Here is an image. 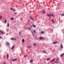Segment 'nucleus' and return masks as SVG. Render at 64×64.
<instances>
[{
    "mask_svg": "<svg viewBox=\"0 0 64 64\" xmlns=\"http://www.w3.org/2000/svg\"><path fill=\"white\" fill-rule=\"evenodd\" d=\"M17 60L16 58L12 59V61H17Z\"/></svg>",
    "mask_w": 64,
    "mask_h": 64,
    "instance_id": "1",
    "label": "nucleus"
},
{
    "mask_svg": "<svg viewBox=\"0 0 64 64\" xmlns=\"http://www.w3.org/2000/svg\"><path fill=\"white\" fill-rule=\"evenodd\" d=\"M39 39H40V40H41V39H44V38H42V37H40Z\"/></svg>",
    "mask_w": 64,
    "mask_h": 64,
    "instance_id": "2",
    "label": "nucleus"
},
{
    "mask_svg": "<svg viewBox=\"0 0 64 64\" xmlns=\"http://www.w3.org/2000/svg\"><path fill=\"white\" fill-rule=\"evenodd\" d=\"M10 9L11 10H12V11H15V10L14 9H13L12 8H10Z\"/></svg>",
    "mask_w": 64,
    "mask_h": 64,
    "instance_id": "3",
    "label": "nucleus"
},
{
    "mask_svg": "<svg viewBox=\"0 0 64 64\" xmlns=\"http://www.w3.org/2000/svg\"><path fill=\"white\" fill-rule=\"evenodd\" d=\"M11 40H15L16 39V38H11Z\"/></svg>",
    "mask_w": 64,
    "mask_h": 64,
    "instance_id": "4",
    "label": "nucleus"
},
{
    "mask_svg": "<svg viewBox=\"0 0 64 64\" xmlns=\"http://www.w3.org/2000/svg\"><path fill=\"white\" fill-rule=\"evenodd\" d=\"M60 47H61V48L62 49L63 48V45H62V44H60Z\"/></svg>",
    "mask_w": 64,
    "mask_h": 64,
    "instance_id": "5",
    "label": "nucleus"
},
{
    "mask_svg": "<svg viewBox=\"0 0 64 64\" xmlns=\"http://www.w3.org/2000/svg\"><path fill=\"white\" fill-rule=\"evenodd\" d=\"M22 42L24 43L25 42V39H22Z\"/></svg>",
    "mask_w": 64,
    "mask_h": 64,
    "instance_id": "6",
    "label": "nucleus"
},
{
    "mask_svg": "<svg viewBox=\"0 0 64 64\" xmlns=\"http://www.w3.org/2000/svg\"><path fill=\"white\" fill-rule=\"evenodd\" d=\"M42 52L44 53H46L47 52L46 51H44Z\"/></svg>",
    "mask_w": 64,
    "mask_h": 64,
    "instance_id": "7",
    "label": "nucleus"
},
{
    "mask_svg": "<svg viewBox=\"0 0 64 64\" xmlns=\"http://www.w3.org/2000/svg\"><path fill=\"white\" fill-rule=\"evenodd\" d=\"M11 20H14V18H10Z\"/></svg>",
    "mask_w": 64,
    "mask_h": 64,
    "instance_id": "8",
    "label": "nucleus"
},
{
    "mask_svg": "<svg viewBox=\"0 0 64 64\" xmlns=\"http://www.w3.org/2000/svg\"><path fill=\"white\" fill-rule=\"evenodd\" d=\"M57 43V42H52V43L53 44H56V43Z\"/></svg>",
    "mask_w": 64,
    "mask_h": 64,
    "instance_id": "9",
    "label": "nucleus"
},
{
    "mask_svg": "<svg viewBox=\"0 0 64 64\" xmlns=\"http://www.w3.org/2000/svg\"><path fill=\"white\" fill-rule=\"evenodd\" d=\"M47 16L48 17H50V16H51V14H48Z\"/></svg>",
    "mask_w": 64,
    "mask_h": 64,
    "instance_id": "10",
    "label": "nucleus"
},
{
    "mask_svg": "<svg viewBox=\"0 0 64 64\" xmlns=\"http://www.w3.org/2000/svg\"><path fill=\"white\" fill-rule=\"evenodd\" d=\"M14 47H15V45L13 46L11 48L12 49H13L14 48Z\"/></svg>",
    "mask_w": 64,
    "mask_h": 64,
    "instance_id": "11",
    "label": "nucleus"
},
{
    "mask_svg": "<svg viewBox=\"0 0 64 64\" xmlns=\"http://www.w3.org/2000/svg\"><path fill=\"white\" fill-rule=\"evenodd\" d=\"M30 19H32V20H34V19L33 18H32V17L30 16Z\"/></svg>",
    "mask_w": 64,
    "mask_h": 64,
    "instance_id": "12",
    "label": "nucleus"
},
{
    "mask_svg": "<svg viewBox=\"0 0 64 64\" xmlns=\"http://www.w3.org/2000/svg\"><path fill=\"white\" fill-rule=\"evenodd\" d=\"M27 47L28 48H31V46H28Z\"/></svg>",
    "mask_w": 64,
    "mask_h": 64,
    "instance_id": "13",
    "label": "nucleus"
},
{
    "mask_svg": "<svg viewBox=\"0 0 64 64\" xmlns=\"http://www.w3.org/2000/svg\"><path fill=\"white\" fill-rule=\"evenodd\" d=\"M52 22L53 23H55V22H54V20H53V19H52Z\"/></svg>",
    "mask_w": 64,
    "mask_h": 64,
    "instance_id": "14",
    "label": "nucleus"
},
{
    "mask_svg": "<svg viewBox=\"0 0 64 64\" xmlns=\"http://www.w3.org/2000/svg\"><path fill=\"white\" fill-rule=\"evenodd\" d=\"M64 55V54L63 53L62 54L60 55V57H62Z\"/></svg>",
    "mask_w": 64,
    "mask_h": 64,
    "instance_id": "15",
    "label": "nucleus"
},
{
    "mask_svg": "<svg viewBox=\"0 0 64 64\" xmlns=\"http://www.w3.org/2000/svg\"><path fill=\"white\" fill-rule=\"evenodd\" d=\"M55 60V59H53V60L51 62L52 63L53 61H54V60Z\"/></svg>",
    "mask_w": 64,
    "mask_h": 64,
    "instance_id": "16",
    "label": "nucleus"
},
{
    "mask_svg": "<svg viewBox=\"0 0 64 64\" xmlns=\"http://www.w3.org/2000/svg\"><path fill=\"white\" fill-rule=\"evenodd\" d=\"M32 26L34 27V28H35L36 27V26L35 25H34L33 24H32Z\"/></svg>",
    "mask_w": 64,
    "mask_h": 64,
    "instance_id": "17",
    "label": "nucleus"
},
{
    "mask_svg": "<svg viewBox=\"0 0 64 64\" xmlns=\"http://www.w3.org/2000/svg\"><path fill=\"white\" fill-rule=\"evenodd\" d=\"M6 44L7 45H10L9 43L8 42H6Z\"/></svg>",
    "mask_w": 64,
    "mask_h": 64,
    "instance_id": "18",
    "label": "nucleus"
},
{
    "mask_svg": "<svg viewBox=\"0 0 64 64\" xmlns=\"http://www.w3.org/2000/svg\"><path fill=\"white\" fill-rule=\"evenodd\" d=\"M50 58H48V59H47L46 60L47 61H49V60H50Z\"/></svg>",
    "mask_w": 64,
    "mask_h": 64,
    "instance_id": "19",
    "label": "nucleus"
},
{
    "mask_svg": "<svg viewBox=\"0 0 64 64\" xmlns=\"http://www.w3.org/2000/svg\"><path fill=\"white\" fill-rule=\"evenodd\" d=\"M7 27H9V23H8Z\"/></svg>",
    "mask_w": 64,
    "mask_h": 64,
    "instance_id": "20",
    "label": "nucleus"
},
{
    "mask_svg": "<svg viewBox=\"0 0 64 64\" xmlns=\"http://www.w3.org/2000/svg\"><path fill=\"white\" fill-rule=\"evenodd\" d=\"M33 62V60H32L30 61V63H31V62Z\"/></svg>",
    "mask_w": 64,
    "mask_h": 64,
    "instance_id": "21",
    "label": "nucleus"
},
{
    "mask_svg": "<svg viewBox=\"0 0 64 64\" xmlns=\"http://www.w3.org/2000/svg\"><path fill=\"white\" fill-rule=\"evenodd\" d=\"M41 34H43L44 33V32L42 31L41 32Z\"/></svg>",
    "mask_w": 64,
    "mask_h": 64,
    "instance_id": "22",
    "label": "nucleus"
},
{
    "mask_svg": "<svg viewBox=\"0 0 64 64\" xmlns=\"http://www.w3.org/2000/svg\"><path fill=\"white\" fill-rule=\"evenodd\" d=\"M52 16V17H54V15L52 14H50V16Z\"/></svg>",
    "mask_w": 64,
    "mask_h": 64,
    "instance_id": "23",
    "label": "nucleus"
},
{
    "mask_svg": "<svg viewBox=\"0 0 64 64\" xmlns=\"http://www.w3.org/2000/svg\"><path fill=\"white\" fill-rule=\"evenodd\" d=\"M4 20H5V21H4L5 23H6L7 22V20L5 19Z\"/></svg>",
    "mask_w": 64,
    "mask_h": 64,
    "instance_id": "24",
    "label": "nucleus"
},
{
    "mask_svg": "<svg viewBox=\"0 0 64 64\" xmlns=\"http://www.w3.org/2000/svg\"><path fill=\"white\" fill-rule=\"evenodd\" d=\"M7 58H8H8H9V55H8V54H7Z\"/></svg>",
    "mask_w": 64,
    "mask_h": 64,
    "instance_id": "25",
    "label": "nucleus"
},
{
    "mask_svg": "<svg viewBox=\"0 0 64 64\" xmlns=\"http://www.w3.org/2000/svg\"><path fill=\"white\" fill-rule=\"evenodd\" d=\"M0 20H1V19H2V16H0Z\"/></svg>",
    "mask_w": 64,
    "mask_h": 64,
    "instance_id": "26",
    "label": "nucleus"
},
{
    "mask_svg": "<svg viewBox=\"0 0 64 64\" xmlns=\"http://www.w3.org/2000/svg\"><path fill=\"white\" fill-rule=\"evenodd\" d=\"M34 46H36V43H34Z\"/></svg>",
    "mask_w": 64,
    "mask_h": 64,
    "instance_id": "27",
    "label": "nucleus"
},
{
    "mask_svg": "<svg viewBox=\"0 0 64 64\" xmlns=\"http://www.w3.org/2000/svg\"><path fill=\"white\" fill-rule=\"evenodd\" d=\"M0 32L1 33H2V34H4V32H2L1 30H0Z\"/></svg>",
    "mask_w": 64,
    "mask_h": 64,
    "instance_id": "28",
    "label": "nucleus"
},
{
    "mask_svg": "<svg viewBox=\"0 0 64 64\" xmlns=\"http://www.w3.org/2000/svg\"><path fill=\"white\" fill-rule=\"evenodd\" d=\"M42 12H43L44 13H46V12L44 10H42Z\"/></svg>",
    "mask_w": 64,
    "mask_h": 64,
    "instance_id": "29",
    "label": "nucleus"
},
{
    "mask_svg": "<svg viewBox=\"0 0 64 64\" xmlns=\"http://www.w3.org/2000/svg\"><path fill=\"white\" fill-rule=\"evenodd\" d=\"M34 33H36V32L35 30L34 31Z\"/></svg>",
    "mask_w": 64,
    "mask_h": 64,
    "instance_id": "30",
    "label": "nucleus"
},
{
    "mask_svg": "<svg viewBox=\"0 0 64 64\" xmlns=\"http://www.w3.org/2000/svg\"><path fill=\"white\" fill-rule=\"evenodd\" d=\"M61 16H64V13L62 14Z\"/></svg>",
    "mask_w": 64,
    "mask_h": 64,
    "instance_id": "31",
    "label": "nucleus"
},
{
    "mask_svg": "<svg viewBox=\"0 0 64 64\" xmlns=\"http://www.w3.org/2000/svg\"><path fill=\"white\" fill-rule=\"evenodd\" d=\"M32 32V35L33 36H34V33H33V32Z\"/></svg>",
    "mask_w": 64,
    "mask_h": 64,
    "instance_id": "32",
    "label": "nucleus"
},
{
    "mask_svg": "<svg viewBox=\"0 0 64 64\" xmlns=\"http://www.w3.org/2000/svg\"><path fill=\"white\" fill-rule=\"evenodd\" d=\"M28 29H29V30H31V28H30V27H28Z\"/></svg>",
    "mask_w": 64,
    "mask_h": 64,
    "instance_id": "33",
    "label": "nucleus"
},
{
    "mask_svg": "<svg viewBox=\"0 0 64 64\" xmlns=\"http://www.w3.org/2000/svg\"><path fill=\"white\" fill-rule=\"evenodd\" d=\"M26 56H27V55H25L24 56V57H26Z\"/></svg>",
    "mask_w": 64,
    "mask_h": 64,
    "instance_id": "34",
    "label": "nucleus"
},
{
    "mask_svg": "<svg viewBox=\"0 0 64 64\" xmlns=\"http://www.w3.org/2000/svg\"><path fill=\"white\" fill-rule=\"evenodd\" d=\"M59 60V59H57L56 60V61H58V60Z\"/></svg>",
    "mask_w": 64,
    "mask_h": 64,
    "instance_id": "35",
    "label": "nucleus"
},
{
    "mask_svg": "<svg viewBox=\"0 0 64 64\" xmlns=\"http://www.w3.org/2000/svg\"><path fill=\"white\" fill-rule=\"evenodd\" d=\"M59 63V62H58L56 61V63Z\"/></svg>",
    "mask_w": 64,
    "mask_h": 64,
    "instance_id": "36",
    "label": "nucleus"
},
{
    "mask_svg": "<svg viewBox=\"0 0 64 64\" xmlns=\"http://www.w3.org/2000/svg\"><path fill=\"white\" fill-rule=\"evenodd\" d=\"M14 14H15L16 15V14H17V13L16 12H15L14 13Z\"/></svg>",
    "mask_w": 64,
    "mask_h": 64,
    "instance_id": "37",
    "label": "nucleus"
},
{
    "mask_svg": "<svg viewBox=\"0 0 64 64\" xmlns=\"http://www.w3.org/2000/svg\"><path fill=\"white\" fill-rule=\"evenodd\" d=\"M0 38H1V39H2L3 38L1 36H0Z\"/></svg>",
    "mask_w": 64,
    "mask_h": 64,
    "instance_id": "38",
    "label": "nucleus"
},
{
    "mask_svg": "<svg viewBox=\"0 0 64 64\" xmlns=\"http://www.w3.org/2000/svg\"><path fill=\"white\" fill-rule=\"evenodd\" d=\"M19 34L20 35H21V32H19Z\"/></svg>",
    "mask_w": 64,
    "mask_h": 64,
    "instance_id": "39",
    "label": "nucleus"
},
{
    "mask_svg": "<svg viewBox=\"0 0 64 64\" xmlns=\"http://www.w3.org/2000/svg\"><path fill=\"white\" fill-rule=\"evenodd\" d=\"M30 27H31V28L32 27V26L30 25Z\"/></svg>",
    "mask_w": 64,
    "mask_h": 64,
    "instance_id": "40",
    "label": "nucleus"
},
{
    "mask_svg": "<svg viewBox=\"0 0 64 64\" xmlns=\"http://www.w3.org/2000/svg\"><path fill=\"white\" fill-rule=\"evenodd\" d=\"M54 63H56V62H54Z\"/></svg>",
    "mask_w": 64,
    "mask_h": 64,
    "instance_id": "41",
    "label": "nucleus"
},
{
    "mask_svg": "<svg viewBox=\"0 0 64 64\" xmlns=\"http://www.w3.org/2000/svg\"><path fill=\"white\" fill-rule=\"evenodd\" d=\"M52 30V32H53V30Z\"/></svg>",
    "mask_w": 64,
    "mask_h": 64,
    "instance_id": "42",
    "label": "nucleus"
},
{
    "mask_svg": "<svg viewBox=\"0 0 64 64\" xmlns=\"http://www.w3.org/2000/svg\"><path fill=\"white\" fill-rule=\"evenodd\" d=\"M4 64H6L5 63V62H4Z\"/></svg>",
    "mask_w": 64,
    "mask_h": 64,
    "instance_id": "43",
    "label": "nucleus"
},
{
    "mask_svg": "<svg viewBox=\"0 0 64 64\" xmlns=\"http://www.w3.org/2000/svg\"><path fill=\"white\" fill-rule=\"evenodd\" d=\"M44 63H46V62H44Z\"/></svg>",
    "mask_w": 64,
    "mask_h": 64,
    "instance_id": "44",
    "label": "nucleus"
},
{
    "mask_svg": "<svg viewBox=\"0 0 64 64\" xmlns=\"http://www.w3.org/2000/svg\"><path fill=\"white\" fill-rule=\"evenodd\" d=\"M52 64H53V63H52Z\"/></svg>",
    "mask_w": 64,
    "mask_h": 64,
    "instance_id": "45",
    "label": "nucleus"
},
{
    "mask_svg": "<svg viewBox=\"0 0 64 64\" xmlns=\"http://www.w3.org/2000/svg\"><path fill=\"white\" fill-rule=\"evenodd\" d=\"M39 30H40V29H39Z\"/></svg>",
    "mask_w": 64,
    "mask_h": 64,
    "instance_id": "46",
    "label": "nucleus"
},
{
    "mask_svg": "<svg viewBox=\"0 0 64 64\" xmlns=\"http://www.w3.org/2000/svg\"><path fill=\"white\" fill-rule=\"evenodd\" d=\"M0 35H1V34H0Z\"/></svg>",
    "mask_w": 64,
    "mask_h": 64,
    "instance_id": "47",
    "label": "nucleus"
},
{
    "mask_svg": "<svg viewBox=\"0 0 64 64\" xmlns=\"http://www.w3.org/2000/svg\"><path fill=\"white\" fill-rule=\"evenodd\" d=\"M0 44H1L0 43Z\"/></svg>",
    "mask_w": 64,
    "mask_h": 64,
    "instance_id": "48",
    "label": "nucleus"
}]
</instances>
